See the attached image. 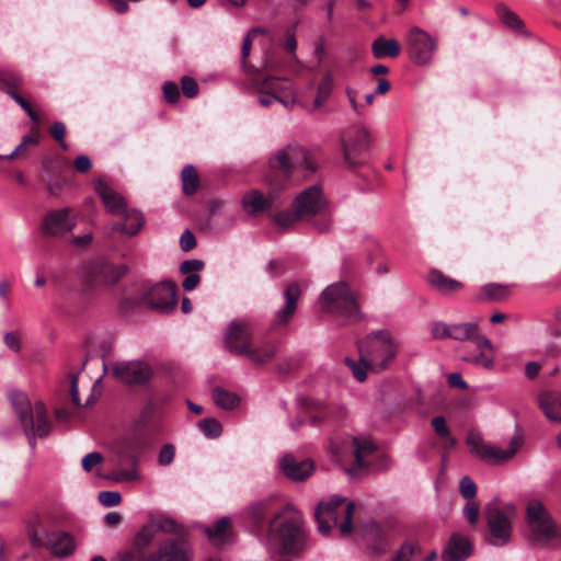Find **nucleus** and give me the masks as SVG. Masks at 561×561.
<instances>
[{
  "label": "nucleus",
  "mask_w": 561,
  "mask_h": 561,
  "mask_svg": "<svg viewBox=\"0 0 561 561\" xmlns=\"http://www.w3.org/2000/svg\"><path fill=\"white\" fill-rule=\"evenodd\" d=\"M479 504L477 501H468L463 507V515L471 525L478 522Z\"/></svg>",
  "instance_id": "52"
},
{
  "label": "nucleus",
  "mask_w": 561,
  "mask_h": 561,
  "mask_svg": "<svg viewBox=\"0 0 561 561\" xmlns=\"http://www.w3.org/2000/svg\"><path fill=\"white\" fill-rule=\"evenodd\" d=\"M407 51L416 66H427L438 50V37L419 26H412L405 34Z\"/></svg>",
  "instance_id": "12"
},
{
  "label": "nucleus",
  "mask_w": 561,
  "mask_h": 561,
  "mask_svg": "<svg viewBox=\"0 0 561 561\" xmlns=\"http://www.w3.org/2000/svg\"><path fill=\"white\" fill-rule=\"evenodd\" d=\"M157 531L156 525H145L136 535L135 545L138 548L147 547L154 539Z\"/></svg>",
  "instance_id": "45"
},
{
  "label": "nucleus",
  "mask_w": 561,
  "mask_h": 561,
  "mask_svg": "<svg viewBox=\"0 0 561 561\" xmlns=\"http://www.w3.org/2000/svg\"><path fill=\"white\" fill-rule=\"evenodd\" d=\"M196 245L195 236L190 231L185 230L180 237V247L183 251H190Z\"/></svg>",
  "instance_id": "58"
},
{
  "label": "nucleus",
  "mask_w": 561,
  "mask_h": 561,
  "mask_svg": "<svg viewBox=\"0 0 561 561\" xmlns=\"http://www.w3.org/2000/svg\"><path fill=\"white\" fill-rule=\"evenodd\" d=\"M302 218L298 215V211L294 209V211H280L274 216V222L282 229L289 228L296 221L301 220Z\"/></svg>",
  "instance_id": "46"
},
{
  "label": "nucleus",
  "mask_w": 561,
  "mask_h": 561,
  "mask_svg": "<svg viewBox=\"0 0 561 561\" xmlns=\"http://www.w3.org/2000/svg\"><path fill=\"white\" fill-rule=\"evenodd\" d=\"M539 407L547 419L561 423V392L546 391L538 398Z\"/></svg>",
  "instance_id": "29"
},
{
  "label": "nucleus",
  "mask_w": 561,
  "mask_h": 561,
  "mask_svg": "<svg viewBox=\"0 0 561 561\" xmlns=\"http://www.w3.org/2000/svg\"><path fill=\"white\" fill-rule=\"evenodd\" d=\"M354 457L355 461L352 467L347 469V473L352 477L359 474L360 470L369 467L366 458L376 450V445L368 438H353Z\"/></svg>",
  "instance_id": "24"
},
{
  "label": "nucleus",
  "mask_w": 561,
  "mask_h": 561,
  "mask_svg": "<svg viewBox=\"0 0 561 561\" xmlns=\"http://www.w3.org/2000/svg\"><path fill=\"white\" fill-rule=\"evenodd\" d=\"M140 301L161 312L171 311L176 305V284L171 280L156 284L142 293Z\"/></svg>",
  "instance_id": "15"
},
{
  "label": "nucleus",
  "mask_w": 561,
  "mask_h": 561,
  "mask_svg": "<svg viewBox=\"0 0 561 561\" xmlns=\"http://www.w3.org/2000/svg\"><path fill=\"white\" fill-rule=\"evenodd\" d=\"M353 512V502L336 494L330 496L316 507L314 516L318 522V530L328 535L333 526H339L341 536H348L352 533Z\"/></svg>",
  "instance_id": "5"
},
{
  "label": "nucleus",
  "mask_w": 561,
  "mask_h": 561,
  "mask_svg": "<svg viewBox=\"0 0 561 561\" xmlns=\"http://www.w3.org/2000/svg\"><path fill=\"white\" fill-rule=\"evenodd\" d=\"M0 80L8 85L9 89H15L21 83V78L10 70L0 71Z\"/></svg>",
  "instance_id": "54"
},
{
  "label": "nucleus",
  "mask_w": 561,
  "mask_h": 561,
  "mask_svg": "<svg viewBox=\"0 0 561 561\" xmlns=\"http://www.w3.org/2000/svg\"><path fill=\"white\" fill-rule=\"evenodd\" d=\"M124 218L123 224H116L112 227L114 231L123 232L127 236L137 234L142 228L145 220L141 213L137 210H127L121 215Z\"/></svg>",
  "instance_id": "32"
},
{
  "label": "nucleus",
  "mask_w": 561,
  "mask_h": 561,
  "mask_svg": "<svg viewBox=\"0 0 561 561\" xmlns=\"http://www.w3.org/2000/svg\"><path fill=\"white\" fill-rule=\"evenodd\" d=\"M204 266V262L201 260H186L182 262L180 271L183 274H191L193 272L201 271Z\"/></svg>",
  "instance_id": "57"
},
{
  "label": "nucleus",
  "mask_w": 561,
  "mask_h": 561,
  "mask_svg": "<svg viewBox=\"0 0 561 561\" xmlns=\"http://www.w3.org/2000/svg\"><path fill=\"white\" fill-rule=\"evenodd\" d=\"M39 141V131L36 127H33L31 135H26L22 138V144L27 148L31 145H37Z\"/></svg>",
  "instance_id": "64"
},
{
  "label": "nucleus",
  "mask_w": 561,
  "mask_h": 561,
  "mask_svg": "<svg viewBox=\"0 0 561 561\" xmlns=\"http://www.w3.org/2000/svg\"><path fill=\"white\" fill-rule=\"evenodd\" d=\"M252 340L253 329L249 322L243 320L230 322L225 342L231 353L244 355L254 365H262L274 358L276 345L273 342H263V355H260L257 350L251 348Z\"/></svg>",
  "instance_id": "3"
},
{
  "label": "nucleus",
  "mask_w": 561,
  "mask_h": 561,
  "mask_svg": "<svg viewBox=\"0 0 561 561\" xmlns=\"http://www.w3.org/2000/svg\"><path fill=\"white\" fill-rule=\"evenodd\" d=\"M257 102L263 107L279 103L287 110L298 105L297 89L293 81L285 77L270 76L263 80H253Z\"/></svg>",
  "instance_id": "7"
},
{
  "label": "nucleus",
  "mask_w": 561,
  "mask_h": 561,
  "mask_svg": "<svg viewBox=\"0 0 561 561\" xmlns=\"http://www.w3.org/2000/svg\"><path fill=\"white\" fill-rule=\"evenodd\" d=\"M431 425L434 432L442 438L446 439V443L449 447L456 445V439L450 435L449 428L446 424V421L443 416H435L431 421Z\"/></svg>",
  "instance_id": "44"
},
{
  "label": "nucleus",
  "mask_w": 561,
  "mask_h": 561,
  "mask_svg": "<svg viewBox=\"0 0 561 561\" xmlns=\"http://www.w3.org/2000/svg\"><path fill=\"white\" fill-rule=\"evenodd\" d=\"M43 548L48 549L56 557H66L73 552L75 541L68 533L54 530Z\"/></svg>",
  "instance_id": "27"
},
{
  "label": "nucleus",
  "mask_w": 561,
  "mask_h": 561,
  "mask_svg": "<svg viewBox=\"0 0 561 561\" xmlns=\"http://www.w3.org/2000/svg\"><path fill=\"white\" fill-rule=\"evenodd\" d=\"M151 374L150 366L139 360L118 362L112 367V375L124 383H144Z\"/></svg>",
  "instance_id": "19"
},
{
  "label": "nucleus",
  "mask_w": 561,
  "mask_h": 561,
  "mask_svg": "<svg viewBox=\"0 0 561 561\" xmlns=\"http://www.w3.org/2000/svg\"><path fill=\"white\" fill-rule=\"evenodd\" d=\"M319 304L322 310L341 317L345 321H355L360 317L357 301L343 282L329 285L322 291Z\"/></svg>",
  "instance_id": "9"
},
{
  "label": "nucleus",
  "mask_w": 561,
  "mask_h": 561,
  "mask_svg": "<svg viewBox=\"0 0 561 561\" xmlns=\"http://www.w3.org/2000/svg\"><path fill=\"white\" fill-rule=\"evenodd\" d=\"M334 79L331 73H325L317 87V95L310 111L319 110L329 99L333 90Z\"/></svg>",
  "instance_id": "36"
},
{
  "label": "nucleus",
  "mask_w": 561,
  "mask_h": 561,
  "mask_svg": "<svg viewBox=\"0 0 561 561\" xmlns=\"http://www.w3.org/2000/svg\"><path fill=\"white\" fill-rule=\"evenodd\" d=\"M157 526V530H162L164 533H178L180 529V526L176 524L175 520L167 518L161 520Z\"/></svg>",
  "instance_id": "60"
},
{
  "label": "nucleus",
  "mask_w": 561,
  "mask_h": 561,
  "mask_svg": "<svg viewBox=\"0 0 561 561\" xmlns=\"http://www.w3.org/2000/svg\"><path fill=\"white\" fill-rule=\"evenodd\" d=\"M3 342L5 346L18 353L21 350V339L18 332H8L3 336Z\"/></svg>",
  "instance_id": "56"
},
{
  "label": "nucleus",
  "mask_w": 561,
  "mask_h": 561,
  "mask_svg": "<svg viewBox=\"0 0 561 561\" xmlns=\"http://www.w3.org/2000/svg\"><path fill=\"white\" fill-rule=\"evenodd\" d=\"M495 11L503 24L513 28L519 30L523 25L520 19L508 8L503 4H497Z\"/></svg>",
  "instance_id": "40"
},
{
  "label": "nucleus",
  "mask_w": 561,
  "mask_h": 561,
  "mask_svg": "<svg viewBox=\"0 0 561 561\" xmlns=\"http://www.w3.org/2000/svg\"><path fill=\"white\" fill-rule=\"evenodd\" d=\"M206 534L214 543H225L230 537V519L228 517L220 518L213 527L206 528Z\"/></svg>",
  "instance_id": "35"
},
{
  "label": "nucleus",
  "mask_w": 561,
  "mask_h": 561,
  "mask_svg": "<svg viewBox=\"0 0 561 561\" xmlns=\"http://www.w3.org/2000/svg\"><path fill=\"white\" fill-rule=\"evenodd\" d=\"M481 298L490 301H502L510 295V287L496 283L485 284L480 290Z\"/></svg>",
  "instance_id": "37"
},
{
  "label": "nucleus",
  "mask_w": 561,
  "mask_h": 561,
  "mask_svg": "<svg viewBox=\"0 0 561 561\" xmlns=\"http://www.w3.org/2000/svg\"><path fill=\"white\" fill-rule=\"evenodd\" d=\"M431 334L436 340L451 339L455 341L471 342L477 353L465 352L461 359L485 369L494 366V347L490 340L479 334L478 322H461L448 324L444 321H435L431 324Z\"/></svg>",
  "instance_id": "2"
},
{
  "label": "nucleus",
  "mask_w": 561,
  "mask_h": 561,
  "mask_svg": "<svg viewBox=\"0 0 561 561\" xmlns=\"http://www.w3.org/2000/svg\"><path fill=\"white\" fill-rule=\"evenodd\" d=\"M163 96L169 103H176L180 96L178 84L171 81H168L163 84Z\"/></svg>",
  "instance_id": "50"
},
{
  "label": "nucleus",
  "mask_w": 561,
  "mask_h": 561,
  "mask_svg": "<svg viewBox=\"0 0 561 561\" xmlns=\"http://www.w3.org/2000/svg\"><path fill=\"white\" fill-rule=\"evenodd\" d=\"M526 517L529 537L535 545L551 546L561 541V533L541 502L529 501Z\"/></svg>",
  "instance_id": "8"
},
{
  "label": "nucleus",
  "mask_w": 561,
  "mask_h": 561,
  "mask_svg": "<svg viewBox=\"0 0 561 561\" xmlns=\"http://www.w3.org/2000/svg\"><path fill=\"white\" fill-rule=\"evenodd\" d=\"M420 552V546L417 542L407 540L400 547L398 552L392 557L391 561H411L412 558Z\"/></svg>",
  "instance_id": "43"
},
{
  "label": "nucleus",
  "mask_w": 561,
  "mask_h": 561,
  "mask_svg": "<svg viewBox=\"0 0 561 561\" xmlns=\"http://www.w3.org/2000/svg\"><path fill=\"white\" fill-rule=\"evenodd\" d=\"M399 348V341L386 330L371 332L359 345V352L370 364L371 371L387 369L397 356Z\"/></svg>",
  "instance_id": "6"
},
{
  "label": "nucleus",
  "mask_w": 561,
  "mask_h": 561,
  "mask_svg": "<svg viewBox=\"0 0 561 561\" xmlns=\"http://www.w3.org/2000/svg\"><path fill=\"white\" fill-rule=\"evenodd\" d=\"M370 144L371 138L367 129L355 127L346 130L341 138L345 162L353 165L356 158L368 150Z\"/></svg>",
  "instance_id": "17"
},
{
  "label": "nucleus",
  "mask_w": 561,
  "mask_h": 561,
  "mask_svg": "<svg viewBox=\"0 0 561 561\" xmlns=\"http://www.w3.org/2000/svg\"><path fill=\"white\" fill-rule=\"evenodd\" d=\"M25 525L32 546L44 547L55 530V518L48 511L33 510L26 514Z\"/></svg>",
  "instance_id": "16"
},
{
  "label": "nucleus",
  "mask_w": 561,
  "mask_h": 561,
  "mask_svg": "<svg viewBox=\"0 0 561 561\" xmlns=\"http://www.w3.org/2000/svg\"><path fill=\"white\" fill-rule=\"evenodd\" d=\"M273 168L289 175L296 170L312 173L317 169L310 152L298 144H289L277 152L274 159L270 160Z\"/></svg>",
  "instance_id": "13"
},
{
  "label": "nucleus",
  "mask_w": 561,
  "mask_h": 561,
  "mask_svg": "<svg viewBox=\"0 0 561 561\" xmlns=\"http://www.w3.org/2000/svg\"><path fill=\"white\" fill-rule=\"evenodd\" d=\"M75 167L79 172L85 173L91 169L92 163L88 156L82 154L76 158Z\"/></svg>",
  "instance_id": "61"
},
{
  "label": "nucleus",
  "mask_w": 561,
  "mask_h": 561,
  "mask_svg": "<svg viewBox=\"0 0 561 561\" xmlns=\"http://www.w3.org/2000/svg\"><path fill=\"white\" fill-rule=\"evenodd\" d=\"M213 399L214 402L225 409V410H232L239 404V397L234 393H231L225 389L216 388L213 391Z\"/></svg>",
  "instance_id": "39"
},
{
  "label": "nucleus",
  "mask_w": 561,
  "mask_h": 561,
  "mask_svg": "<svg viewBox=\"0 0 561 561\" xmlns=\"http://www.w3.org/2000/svg\"><path fill=\"white\" fill-rule=\"evenodd\" d=\"M300 295L301 291L297 283H291L286 287L284 293L285 306L277 311L275 325H284L291 319L297 309V301Z\"/></svg>",
  "instance_id": "26"
},
{
  "label": "nucleus",
  "mask_w": 561,
  "mask_h": 561,
  "mask_svg": "<svg viewBox=\"0 0 561 561\" xmlns=\"http://www.w3.org/2000/svg\"><path fill=\"white\" fill-rule=\"evenodd\" d=\"M70 394L72 403L76 407H81L78 392V373H73L70 375Z\"/></svg>",
  "instance_id": "59"
},
{
  "label": "nucleus",
  "mask_w": 561,
  "mask_h": 561,
  "mask_svg": "<svg viewBox=\"0 0 561 561\" xmlns=\"http://www.w3.org/2000/svg\"><path fill=\"white\" fill-rule=\"evenodd\" d=\"M427 280L434 289L443 295H450L462 288V284L459 280L444 275L438 270H432L428 273Z\"/></svg>",
  "instance_id": "30"
},
{
  "label": "nucleus",
  "mask_w": 561,
  "mask_h": 561,
  "mask_svg": "<svg viewBox=\"0 0 561 561\" xmlns=\"http://www.w3.org/2000/svg\"><path fill=\"white\" fill-rule=\"evenodd\" d=\"M197 426L207 438H217L222 432L221 424L213 417L201 420Z\"/></svg>",
  "instance_id": "41"
},
{
  "label": "nucleus",
  "mask_w": 561,
  "mask_h": 561,
  "mask_svg": "<svg viewBox=\"0 0 561 561\" xmlns=\"http://www.w3.org/2000/svg\"><path fill=\"white\" fill-rule=\"evenodd\" d=\"M201 282V277L196 273L187 274V276L184 278L182 286L185 290H193L197 287V285Z\"/></svg>",
  "instance_id": "62"
},
{
  "label": "nucleus",
  "mask_w": 561,
  "mask_h": 561,
  "mask_svg": "<svg viewBox=\"0 0 561 561\" xmlns=\"http://www.w3.org/2000/svg\"><path fill=\"white\" fill-rule=\"evenodd\" d=\"M449 386L456 387L462 390L468 388L467 382L463 380L462 376L459 373H453L447 378Z\"/></svg>",
  "instance_id": "63"
},
{
  "label": "nucleus",
  "mask_w": 561,
  "mask_h": 561,
  "mask_svg": "<svg viewBox=\"0 0 561 561\" xmlns=\"http://www.w3.org/2000/svg\"><path fill=\"white\" fill-rule=\"evenodd\" d=\"M459 489L461 495L468 501H474L473 497L477 493V485L474 481L469 477H463L459 482Z\"/></svg>",
  "instance_id": "47"
},
{
  "label": "nucleus",
  "mask_w": 561,
  "mask_h": 561,
  "mask_svg": "<svg viewBox=\"0 0 561 561\" xmlns=\"http://www.w3.org/2000/svg\"><path fill=\"white\" fill-rule=\"evenodd\" d=\"M11 402L27 437L28 445L34 449L36 438H44L50 432L45 405L41 401L31 404L27 397L21 392L13 393L11 396Z\"/></svg>",
  "instance_id": "4"
},
{
  "label": "nucleus",
  "mask_w": 561,
  "mask_h": 561,
  "mask_svg": "<svg viewBox=\"0 0 561 561\" xmlns=\"http://www.w3.org/2000/svg\"><path fill=\"white\" fill-rule=\"evenodd\" d=\"M103 457L100 453L93 451L85 455L82 459V468L84 471L90 472L92 468L99 463H101Z\"/></svg>",
  "instance_id": "55"
},
{
  "label": "nucleus",
  "mask_w": 561,
  "mask_h": 561,
  "mask_svg": "<svg viewBox=\"0 0 561 561\" xmlns=\"http://www.w3.org/2000/svg\"><path fill=\"white\" fill-rule=\"evenodd\" d=\"M50 134L51 136L57 140L59 141L60 144V147L64 149V150H67L68 146L67 144L65 142L64 138H65V135H66V126L62 122H55L50 128Z\"/></svg>",
  "instance_id": "51"
},
{
  "label": "nucleus",
  "mask_w": 561,
  "mask_h": 561,
  "mask_svg": "<svg viewBox=\"0 0 561 561\" xmlns=\"http://www.w3.org/2000/svg\"><path fill=\"white\" fill-rule=\"evenodd\" d=\"M274 204H275L274 194L264 196L262 193H260L256 190H252V191L245 193L241 201L243 210L250 216L263 213L264 210L273 207Z\"/></svg>",
  "instance_id": "25"
},
{
  "label": "nucleus",
  "mask_w": 561,
  "mask_h": 561,
  "mask_svg": "<svg viewBox=\"0 0 561 561\" xmlns=\"http://www.w3.org/2000/svg\"><path fill=\"white\" fill-rule=\"evenodd\" d=\"M466 443L470 453L482 461L490 465H502L511 460L523 445V437L515 435L510 442L506 449H502L495 445L484 442L480 433L470 432Z\"/></svg>",
  "instance_id": "10"
},
{
  "label": "nucleus",
  "mask_w": 561,
  "mask_h": 561,
  "mask_svg": "<svg viewBox=\"0 0 561 561\" xmlns=\"http://www.w3.org/2000/svg\"><path fill=\"white\" fill-rule=\"evenodd\" d=\"M279 467L282 472L293 481H302L313 471V462L311 460H297L291 455H285L279 461Z\"/></svg>",
  "instance_id": "22"
},
{
  "label": "nucleus",
  "mask_w": 561,
  "mask_h": 561,
  "mask_svg": "<svg viewBox=\"0 0 561 561\" xmlns=\"http://www.w3.org/2000/svg\"><path fill=\"white\" fill-rule=\"evenodd\" d=\"M107 462L111 466L115 467V469L106 472L103 476V478H105L110 481H113V482H117V483L131 482V481L137 480L138 474H137V469H136L135 463L129 469H119L118 467L121 465V460H119L118 456L110 457L107 459Z\"/></svg>",
  "instance_id": "33"
},
{
  "label": "nucleus",
  "mask_w": 561,
  "mask_h": 561,
  "mask_svg": "<svg viewBox=\"0 0 561 561\" xmlns=\"http://www.w3.org/2000/svg\"><path fill=\"white\" fill-rule=\"evenodd\" d=\"M256 33H264V30H262V28H254V30H252L245 36V38L243 39V43H242V48H241L242 66H243V69L248 73H259V72H262V71H265V70H272V69L276 68L275 65L272 61H265L261 68H254V67H252V66L247 64V58H248V56L250 54L251 46H252L251 36L256 34Z\"/></svg>",
  "instance_id": "34"
},
{
  "label": "nucleus",
  "mask_w": 561,
  "mask_h": 561,
  "mask_svg": "<svg viewBox=\"0 0 561 561\" xmlns=\"http://www.w3.org/2000/svg\"><path fill=\"white\" fill-rule=\"evenodd\" d=\"M94 187L108 213L115 216L125 214L127 209L126 202L114 188L102 180H98Z\"/></svg>",
  "instance_id": "23"
},
{
  "label": "nucleus",
  "mask_w": 561,
  "mask_h": 561,
  "mask_svg": "<svg viewBox=\"0 0 561 561\" xmlns=\"http://www.w3.org/2000/svg\"><path fill=\"white\" fill-rule=\"evenodd\" d=\"M247 515L257 534L267 531L265 545L268 549L284 554H296L305 547L302 517L291 506L274 507V499L253 502Z\"/></svg>",
  "instance_id": "1"
},
{
  "label": "nucleus",
  "mask_w": 561,
  "mask_h": 561,
  "mask_svg": "<svg viewBox=\"0 0 561 561\" xmlns=\"http://www.w3.org/2000/svg\"><path fill=\"white\" fill-rule=\"evenodd\" d=\"M98 499L105 507L116 506L122 501L121 493L116 491H102L99 493Z\"/></svg>",
  "instance_id": "48"
},
{
  "label": "nucleus",
  "mask_w": 561,
  "mask_h": 561,
  "mask_svg": "<svg viewBox=\"0 0 561 561\" xmlns=\"http://www.w3.org/2000/svg\"><path fill=\"white\" fill-rule=\"evenodd\" d=\"M181 179L183 192L186 195H192L197 191L199 179L195 168L192 164H187L183 168Z\"/></svg>",
  "instance_id": "38"
},
{
  "label": "nucleus",
  "mask_w": 561,
  "mask_h": 561,
  "mask_svg": "<svg viewBox=\"0 0 561 561\" xmlns=\"http://www.w3.org/2000/svg\"><path fill=\"white\" fill-rule=\"evenodd\" d=\"M346 365L353 373V376L358 381H364L367 378V370H370V364L367 363L366 358H364L363 353L360 352V358L358 362L352 360L350 358H345Z\"/></svg>",
  "instance_id": "42"
},
{
  "label": "nucleus",
  "mask_w": 561,
  "mask_h": 561,
  "mask_svg": "<svg viewBox=\"0 0 561 561\" xmlns=\"http://www.w3.org/2000/svg\"><path fill=\"white\" fill-rule=\"evenodd\" d=\"M400 51L401 45L396 38L379 36L371 43V53L377 59L394 58L399 56Z\"/></svg>",
  "instance_id": "31"
},
{
  "label": "nucleus",
  "mask_w": 561,
  "mask_h": 561,
  "mask_svg": "<svg viewBox=\"0 0 561 561\" xmlns=\"http://www.w3.org/2000/svg\"><path fill=\"white\" fill-rule=\"evenodd\" d=\"M76 220L71 217L69 208H61L49 211L44 220V229L48 234L66 233L73 229Z\"/></svg>",
  "instance_id": "21"
},
{
  "label": "nucleus",
  "mask_w": 561,
  "mask_h": 561,
  "mask_svg": "<svg viewBox=\"0 0 561 561\" xmlns=\"http://www.w3.org/2000/svg\"><path fill=\"white\" fill-rule=\"evenodd\" d=\"M471 554L470 541L459 535H454L442 554L443 561H462Z\"/></svg>",
  "instance_id": "28"
},
{
  "label": "nucleus",
  "mask_w": 561,
  "mask_h": 561,
  "mask_svg": "<svg viewBox=\"0 0 561 561\" xmlns=\"http://www.w3.org/2000/svg\"><path fill=\"white\" fill-rule=\"evenodd\" d=\"M181 89L186 98H195L198 93V84L195 79L184 76L181 79Z\"/></svg>",
  "instance_id": "49"
},
{
  "label": "nucleus",
  "mask_w": 561,
  "mask_h": 561,
  "mask_svg": "<svg viewBox=\"0 0 561 561\" xmlns=\"http://www.w3.org/2000/svg\"><path fill=\"white\" fill-rule=\"evenodd\" d=\"M328 203L319 186H310L302 191L294 201L293 209L298 211L302 219H310L321 215V219L313 222L316 229L325 232L331 227V219L327 213Z\"/></svg>",
  "instance_id": "11"
},
{
  "label": "nucleus",
  "mask_w": 561,
  "mask_h": 561,
  "mask_svg": "<svg viewBox=\"0 0 561 561\" xmlns=\"http://www.w3.org/2000/svg\"><path fill=\"white\" fill-rule=\"evenodd\" d=\"M489 541L494 546H504L511 538V522L506 512L488 508Z\"/></svg>",
  "instance_id": "20"
},
{
  "label": "nucleus",
  "mask_w": 561,
  "mask_h": 561,
  "mask_svg": "<svg viewBox=\"0 0 561 561\" xmlns=\"http://www.w3.org/2000/svg\"><path fill=\"white\" fill-rule=\"evenodd\" d=\"M174 455V446L171 444H167L161 448L158 461L161 466H168L173 461Z\"/></svg>",
  "instance_id": "53"
},
{
  "label": "nucleus",
  "mask_w": 561,
  "mask_h": 561,
  "mask_svg": "<svg viewBox=\"0 0 561 561\" xmlns=\"http://www.w3.org/2000/svg\"><path fill=\"white\" fill-rule=\"evenodd\" d=\"M141 561H193V551L183 539H169L161 542L158 549L148 553Z\"/></svg>",
  "instance_id": "18"
},
{
  "label": "nucleus",
  "mask_w": 561,
  "mask_h": 561,
  "mask_svg": "<svg viewBox=\"0 0 561 561\" xmlns=\"http://www.w3.org/2000/svg\"><path fill=\"white\" fill-rule=\"evenodd\" d=\"M127 272L126 265H114L108 262L95 261L87 265L84 283L91 288L112 286L116 284Z\"/></svg>",
  "instance_id": "14"
}]
</instances>
